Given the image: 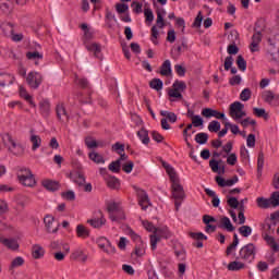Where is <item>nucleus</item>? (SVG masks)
I'll use <instances>...</instances> for the list:
<instances>
[{
  "instance_id": "25",
  "label": "nucleus",
  "mask_w": 279,
  "mask_h": 279,
  "mask_svg": "<svg viewBox=\"0 0 279 279\" xmlns=\"http://www.w3.org/2000/svg\"><path fill=\"white\" fill-rule=\"evenodd\" d=\"M171 73H172L171 61L170 60L163 61V63L160 66V75H162L163 77H169Z\"/></svg>"
},
{
  "instance_id": "63",
  "label": "nucleus",
  "mask_w": 279,
  "mask_h": 279,
  "mask_svg": "<svg viewBox=\"0 0 279 279\" xmlns=\"http://www.w3.org/2000/svg\"><path fill=\"white\" fill-rule=\"evenodd\" d=\"M168 95L173 99H182V92L174 89L173 87L168 92Z\"/></svg>"
},
{
  "instance_id": "55",
  "label": "nucleus",
  "mask_w": 279,
  "mask_h": 279,
  "mask_svg": "<svg viewBox=\"0 0 279 279\" xmlns=\"http://www.w3.org/2000/svg\"><path fill=\"white\" fill-rule=\"evenodd\" d=\"M219 130H221V123L219 121L214 120L208 124L209 132H219Z\"/></svg>"
},
{
  "instance_id": "26",
  "label": "nucleus",
  "mask_w": 279,
  "mask_h": 279,
  "mask_svg": "<svg viewBox=\"0 0 279 279\" xmlns=\"http://www.w3.org/2000/svg\"><path fill=\"white\" fill-rule=\"evenodd\" d=\"M26 58L27 60H32L33 62H35V65L38 66V62L43 60V53L38 51H28L26 52Z\"/></svg>"
},
{
  "instance_id": "11",
  "label": "nucleus",
  "mask_w": 279,
  "mask_h": 279,
  "mask_svg": "<svg viewBox=\"0 0 279 279\" xmlns=\"http://www.w3.org/2000/svg\"><path fill=\"white\" fill-rule=\"evenodd\" d=\"M84 46L89 53H93L94 58L101 60V45L97 43L84 41Z\"/></svg>"
},
{
  "instance_id": "48",
  "label": "nucleus",
  "mask_w": 279,
  "mask_h": 279,
  "mask_svg": "<svg viewBox=\"0 0 279 279\" xmlns=\"http://www.w3.org/2000/svg\"><path fill=\"white\" fill-rule=\"evenodd\" d=\"M238 123H240V125H242V128H248L250 125H256V120L247 117L243 120H239Z\"/></svg>"
},
{
  "instance_id": "1",
  "label": "nucleus",
  "mask_w": 279,
  "mask_h": 279,
  "mask_svg": "<svg viewBox=\"0 0 279 279\" xmlns=\"http://www.w3.org/2000/svg\"><path fill=\"white\" fill-rule=\"evenodd\" d=\"M171 189H172V197L174 199L175 210H180L182 206V202H184V197L186 194L184 193V187L180 184V177H175L174 179H170Z\"/></svg>"
},
{
  "instance_id": "18",
  "label": "nucleus",
  "mask_w": 279,
  "mask_h": 279,
  "mask_svg": "<svg viewBox=\"0 0 279 279\" xmlns=\"http://www.w3.org/2000/svg\"><path fill=\"white\" fill-rule=\"evenodd\" d=\"M75 232L78 239H88L90 236V230L84 225H77Z\"/></svg>"
},
{
  "instance_id": "53",
  "label": "nucleus",
  "mask_w": 279,
  "mask_h": 279,
  "mask_svg": "<svg viewBox=\"0 0 279 279\" xmlns=\"http://www.w3.org/2000/svg\"><path fill=\"white\" fill-rule=\"evenodd\" d=\"M191 239H194V241H207L208 236H206L202 232H190Z\"/></svg>"
},
{
  "instance_id": "13",
  "label": "nucleus",
  "mask_w": 279,
  "mask_h": 279,
  "mask_svg": "<svg viewBox=\"0 0 279 279\" xmlns=\"http://www.w3.org/2000/svg\"><path fill=\"white\" fill-rule=\"evenodd\" d=\"M138 197V205L141 206L142 210H147L149 206H151V203L149 202V196L147 195V192L140 191L137 194Z\"/></svg>"
},
{
  "instance_id": "3",
  "label": "nucleus",
  "mask_w": 279,
  "mask_h": 279,
  "mask_svg": "<svg viewBox=\"0 0 279 279\" xmlns=\"http://www.w3.org/2000/svg\"><path fill=\"white\" fill-rule=\"evenodd\" d=\"M3 145L11 151V154H14V156H23L25 154V148L22 144L16 143L14 137L10 135V133H7L2 136Z\"/></svg>"
},
{
  "instance_id": "60",
  "label": "nucleus",
  "mask_w": 279,
  "mask_h": 279,
  "mask_svg": "<svg viewBox=\"0 0 279 279\" xmlns=\"http://www.w3.org/2000/svg\"><path fill=\"white\" fill-rule=\"evenodd\" d=\"M85 145L88 149H95L98 147L97 141L93 140V137H86Z\"/></svg>"
},
{
  "instance_id": "44",
  "label": "nucleus",
  "mask_w": 279,
  "mask_h": 279,
  "mask_svg": "<svg viewBox=\"0 0 279 279\" xmlns=\"http://www.w3.org/2000/svg\"><path fill=\"white\" fill-rule=\"evenodd\" d=\"M149 86L154 90H162V80H160V78H153L149 82Z\"/></svg>"
},
{
  "instance_id": "57",
  "label": "nucleus",
  "mask_w": 279,
  "mask_h": 279,
  "mask_svg": "<svg viewBox=\"0 0 279 279\" xmlns=\"http://www.w3.org/2000/svg\"><path fill=\"white\" fill-rule=\"evenodd\" d=\"M263 99L267 104H271L272 100L276 99V95H274L271 90H267L263 94Z\"/></svg>"
},
{
  "instance_id": "17",
  "label": "nucleus",
  "mask_w": 279,
  "mask_h": 279,
  "mask_svg": "<svg viewBox=\"0 0 279 279\" xmlns=\"http://www.w3.org/2000/svg\"><path fill=\"white\" fill-rule=\"evenodd\" d=\"M227 269L229 271H241V269H245V262L241 259H235L228 264Z\"/></svg>"
},
{
  "instance_id": "39",
  "label": "nucleus",
  "mask_w": 279,
  "mask_h": 279,
  "mask_svg": "<svg viewBox=\"0 0 279 279\" xmlns=\"http://www.w3.org/2000/svg\"><path fill=\"white\" fill-rule=\"evenodd\" d=\"M88 156L89 159L93 160V162H96L97 165H104V162H106L104 156L99 155V153L92 151Z\"/></svg>"
},
{
  "instance_id": "23",
  "label": "nucleus",
  "mask_w": 279,
  "mask_h": 279,
  "mask_svg": "<svg viewBox=\"0 0 279 279\" xmlns=\"http://www.w3.org/2000/svg\"><path fill=\"white\" fill-rule=\"evenodd\" d=\"M39 110L43 117H49V113L51 112V104L49 100H41L39 102Z\"/></svg>"
},
{
  "instance_id": "61",
  "label": "nucleus",
  "mask_w": 279,
  "mask_h": 279,
  "mask_svg": "<svg viewBox=\"0 0 279 279\" xmlns=\"http://www.w3.org/2000/svg\"><path fill=\"white\" fill-rule=\"evenodd\" d=\"M116 10H117L118 14H125V12H128V10H130V7H128V4H125V3H118L116 5Z\"/></svg>"
},
{
  "instance_id": "64",
  "label": "nucleus",
  "mask_w": 279,
  "mask_h": 279,
  "mask_svg": "<svg viewBox=\"0 0 279 279\" xmlns=\"http://www.w3.org/2000/svg\"><path fill=\"white\" fill-rule=\"evenodd\" d=\"M133 169H134V161H126L122 166V171H124V173H132Z\"/></svg>"
},
{
  "instance_id": "62",
  "label": "nucleus",
  "mask_w": 279,
  "mask_h": 279,
  "mask_svg": "<svg viewBox=\"0 0 279 279\" xmlns=\"http://www.w3.org/2000/svg\"><path fill=\"white\" fill-rule=\"evenodd\" d=\"M271 206H279V192H274L269 198Z\"/></svg>"
},
{
  "instance_id": "5",
  "label": "nucleus",
  "mask_w": 279,
  "mask_h": 279,
  "mask_svg": "<svg viewBox=\"0 0 279 279\" xmlns=\"http://www.w3.org/2000/svg\"><path fill=\"white\" fill-rule=\"evenodd\" d=\"M229 117L233 119V121H241L244 117H247V112H245V105L241 101H234L229 107Z\"/></svg>"
},
{
  "instance_id": "32",
  "label": "nucleus",
  "mask_w": 279,
  "mask_h": 279,
  "mask_svg": "<svg viewBox=\"0 0 279 279\" xmlns=\"http://www.w3.org/2000/svg\"><path fill=\"white\" fill-rule=\"evenodd\" d=\"M87 223H89L92 228H101V226H106V218L101 216L100 218L89 219Z\"/></svg>"
},
{
  "instance_id": "24",
  "label": "nucleus",
  "mask_w": 279,
  "mask_h": 279,
  "mask_svg": "<svg viewBox=\"0 0 279 279\" xmlns=\"http://www.w3.org/2000/svg\"><path fill=\"white\" fill-rule=\"evenodd\" d=\"M0 243L9 250H16L19 247V242L14 239L0 238Z\"/></svg>"
},
{
  "instance_id": "46",
  "label": "nucleus",
  "mask_w": 279,
  "mask_h": 279,
  "mask_svg": "<svg viewBox=\"0 0 279 279\" xmlns=\"http://www.w3.org/2000/svg\"><path fill=\"white\" fill-rule=\"evenodd\" d=\"M253 114H255V117H258V119H269V114H267V111H265V109H260V108H253Z\"/></svg>"
},
{
  "instance_id": "27",
  "label": "nucleus",
  "mask_w": 279,
  "mask_h": 279,
  "mask_svg": "<svg viewBox=\"0 0 279 279\" xmlns=\"http://www.w3.org/2000/svg\"><path fill=\"white\" fill-rule=\"evenodd\" d=\"M209 167L214 173H220V174L226 173V167L225 166L219 167V161L215 159H211L209 161Z\"/></svg>"
},
{
  "instance_id": "37",
  "label": "nucleus",
  "mask_w": 279,
  "mask_h": 279,
  "mask_svg": "<svg viewBox=\"0 0 279 279\" xmlns=\"http://www.w3.org/2000/svg\"><path fill=\"white\" fill-rule=\"evenodd\" d=\"M146 247L147 245L144 242L137 243L135 245V251H134L135 256H137L138 258H141L142 256H145Z\"/></svg>"
},
{
  "instance_id": "42",
  "label": "nucleus",
  "mask_w": 279,
  "mask_h": 279,
  "mask_svg": "<svg viewBox=\"0 0 279 279\" xmlns=\"http://www.w3.org/2000/svg\"><path fill=\"white\" fill-rule=\"evenodd\" d=\"M236 64L240 71L244 72L247 70V61H245V58H243L241 54H239L236 58Z\"/></svg>"
},
{
  "instance_id": "31",
  "label": "nucleus",
  "mask_w": 279,
  "mask_h": 279,
  "mask_svg": "<svg viewBox=\"0 0 279 279\" xmlns=\"http://www.w3.org/2000/svg\"><path fill=\"white\" fill-rule=\"evenodd\" d=\"M167 14V11H165V9H161L159 11H157V27H159V29H163L165 28V15Z\"/></svg>"
},
{
  "instance_id": "10",
  "label": "nucleus",
  "mask_w": 279,
  "mask_h": 279,
  "mask_svg": "<svg viewBox=\"0 0 279 279\" xmlns=\"http://www.w3.org/2000/svg\"><path fill=\"white\" fill-rule=\"evenodd\" d=\"M14 82H16V77H14V75L0 73V93H3V90L10 88Z\"/></svg>"
},
{
  "instance_id": "50",
  "label": "nucleus",
  "mask_w": 279,
  "mask_h": 279,
  "mask_svg": "<svg viewBox=\"0 0 279 279\" xmlns=\"http://www.w3.org/2000/svg\"><path fill=\"white\" fill-rule=\"evenodd\" d=\"M128 235L132 239V241H134V243H143V240H141V235H138V233L134 232V230H132V228H129L128 230Z\"/></svg>"
},
{
  "instance_id": "36",
  "label": "nucleus",
  "mask_w": 279,
  "mask_h": 279,
  "mask_svg": "<svg viewBox=\"0 0 279 279\" xmlns=\"http://www.w3.org/2000/svg\"><path fill=\"white\" fill-rule=\"evenodd\" d=\"M106 182H107V186H109V189H119L120 183H119V179H117L116 177H106L105 178Z\"/></svg>"
},
{
  "instance_id": "35",
  "label": "nucleus",
  "mask_w": 279,
  "mask_h": 279,
  "mask_svg": "<svg viewBox=\"0 0 279 279\" xmlns=\"http://www.w3.org/2000/svg\"><path fill=\"white\" fill-rule=\"evenodd\" d=\"M138 138L142 141L143 145H149V132L145 129H141L137 132Z\"/></svg>"
},
{
  "instance_id": "58",
  "label": "nucleus",
  "mask_w": 279,
  "mask_h": 279,
  "mask_svg": "<svg viewBox=\"0 0 279 279\" xmlns=\"http://www.w3.org/2000/svg\"><path fill=\"white\" fill-rule=\"evenodd\" d=\"M75 84L81 88H88V80L84 77H75Z\"/></svg>"
},
{
  "instance_id": "43",
  "label": "nucleus",
  "mask_w": 279,
  "mask_h": 279,
  "mask_svg": "<svg viewBox=\"0 0 279 279\" xmlns=\"http://www.w3.org/2000/svg\"><path fill=\"white\" fill-rule=\"evenodd\" d=\"M161 117H166L170 123H175L178 121V116L171 111H160Z\"/></svg>"
},
{
  "instance_id": "16",
  "label": "nucleus",
  "mask_w": 279,
  "mask_h": 279,
  "mask_svg": "<svg viewBox=\"0 0 279 279\" xmlns=\"http://www.w3.org/2000/svg\"><path fill=\"white\" fill-rule=\"evenodd\" d=\"M264 241H266L267 245L270 247V250L274 252V254L279 252V243L276 241L275 236H271L266 233L264 235Z\"/></svg>"
},
{
  "instance_id": "47",
  "label": "nucleus",
  "mask_w": 279,
  "mask_h": 279,
  "mask_svg": "<svg viewBox=\"0 0 279 279\" xmlns=\"http://www.w3.org/2000/svg\"><path fill=\"white\" fill-rule=\"evenodd\" d=\"M23 265H25V259H23V257L19 256L12 260L10 269H16V267H23Z\"/></svg>"
},
{
  "instance_id": "28",
  "label": "nucleus",
  "mask_w": 279,
  "mask_h": 279,
  "mask_svg": "<svg viewBox=\"0 0 279 279\" xmlns=\"http://www.w3.org/2000/svg\"><path fill=\"white\" fill-rule=\"evenodd\" d=\"M205 193L206 195H208V197H213L211 204L214 208H219V204H221V201L219 199V196H217V193H215V191L210 189H205Z\"/></svg>"
},
{
  "instance_id": "34",
  "label": "nucleus",
  "mask_w": 279,
  "mask_h": 279,
  "mask_svg": "<svg viewBox=\"0 0 279 279\" xmlns=\"http://www.w3.org/2000/svg\"><path fill=\"white\" fill-rule=\"evenodd\" d=\"M31 143L33 144L32 150L36 151V149L40 148V145H43V140L40 138V136H38L36 134H32Z\"/></svg>"
},
{
  "instance_id": "7",
  "label": "nucleus",
  "mask_w": 279,
  "mask_h": 279,
  "mask_svg": "<svg viewBox=\"0 0 279 279\" xmlns=\"http://www.w3.org/2000/svg\"><path fill=\"white\" fill-rule=\"evenodd\" d=\"M44 223L48 234H56L60 230V222L53 216H46Z\"/></svg>"
},
{
  "instance_id": "4",
  "label": "nucleus",
  "mask_w": 279,
  "mask_h": 279,
  "mask_svg": "<svg viewBox=\"0 0 279 279\" xmlns=\"http://www.w3.org/2000/svg\"><path fill=\"white\" fill-rule=\"evenodd\" d=\"M256 258V245L248 243L244 245L240 251L235 260H242L243 263H252Z\"/></svg>"
},
{
  "instance_id": "51",
  "label": "nucleus",
  "mask_w": 279,
  "mask_h": 279,
  "mask_svg": "<svg viewBox=\"0 0 279 279\" xmlns=\"http://www.w3.org/2000/svg\"><path fill=\"white\" fill-rule=\"evenodd\" d=\"M109 171H112V173H119L121 171V160L112 161L109 165Z\"/></svg>"
},
{
  "instance_id": "6",
  "label": "nucleus",
  "mask_w": 279,
  "mask_h": 279,
  "mask_svg": "<svg viewBox=\"0 0 279 279\" xmlns=\"http://www.w3.org/2000/svg\"><path fill=\"white\" fill-rule=\"evenodd\" d=\"M17 179L20 180V183L23 184V186H36V178H34L32 170L27 168H22L19 170Z\"/></svg>"
},
{
  "instance_id": "38",
  "label": "nucleus",
  "mask_w": 279,
  "mask_h": 279,
  "mask_svg": "<svg viewBox=\"0 0 279 279\" xmlns=\"http://www.w3.org/2000/svg\"><path fill=\"white\" fill-rule=\"evenodd\" d=\"M162 167L166 169L170 180L178 178V172H175V169L171 165L163 161Z\"/></svg>"
},
{
  "instance_id": "15",
  "label": "nucleus",
  "mask_w": 279,
  "mask_h": 279,
  "mask_svg": "<svg viewBox=\"0 0 279 279\" xmlns=\"http://www.w3.org/2000/svg\"><path fill=\"white\" fill-rule=\"evenodd\" d=\"M262 40H263V35H260L259 32H257L253 35L252 43L250 46L252 53H255V51H260V48L258 47V45H260Z\"/></svg>"
},
{
  "instance_id": "29",
  "label": "nucleus",
  "mask_w": 279,
  "mask_h": 279,
  "mask_svg": "<svg viewBox=\"0 0 279 279\" xmlns=\"http://www.w3.org/2000/svg\"><path fill=\"white\" fill-rule=\"evenodd\" d=\"M41 184L47 191H58L60 189L58 181L44 180Z\"/></svg>"
},
{
  "instance_id": "20",
  "label": "nucleus",
  "mask_w": 279,
  "mask_h": 279,
  "mask_svg": "<svg viewBox=\"0 0 279 279\" xmlns=\"http://www.w3.org/2000/svg\"><path fill=\"white\" fill-rule=\"evenodd\" d=\"M70 178L75 184H78V186H84L86 183V178H84V174L80 171L72 172Z\"/></svg>"
},
{
  "instance_id": "40",
  "label": "nucleus",
  "mask_w": 279,
  "mask_h": 279,
  "mask_svg": "<svg viewBox=\"0 0 279 279\" xmlns=\"http://www.w3.org/2000/svg\"><path fill=\"white\" fill-rule=\"evenodd\" d=\"M257 206L258 208H270L271 205V201L269 198H265V197H258L256 199Z\"/></svg>"
},
{
  "instance_id": "19",
  "label": "nucleus",
  "mask_w": 279,
  "mask_h": 279,
  "mask_svg": "<svg viewBox=\"0 0 279 279\" xmlns=\"http://www.w3.org/2000/svg\"><path fill=\"white\" fill-rule=\"evenodd\" d=\"M218 228H221L222 230H227V232H234V227L232 225V221H230V218L226 216L220 219V223L218 225Z\"/></svg>"
},
{
  "instance_id": "52",
  "label": "nucleus",
  "mask_w": 279,
  "mask_h": 279,
  "mask_svg": "<svg viewBox=\"0 0 279 279\" xmlns=\"http://www.w3.org/2000/svg\"><path fill=\"white\" fill-rule=\"evenodd\" d=\"M172 88H174V90L184 93V90H186V83H184V81H175L172 85Z\"/></svg>"
},
{
  "instance_id": "49",
  "label": "nucleus",
  "mask_w": 279,
  "mask_h": 279,
  "mask_svg": "<svg viewBox=\"0 0 279 279\" xmlns=\"http://www.w3.org/2000/svg\"><path fill=\"white\" fill-rule=\"evenodd\" d=\"M241 101H250L252 99V90L250 88H244L240 94Z\"/></svg>"
},
{
  "instance_id": "59",
  "label": "nucleus",
  "mask_w": 279,
  "mask_h": 279,
  "mask_svg": "<svg viewBox=\"0 0 279 279\" xmlns=\"http://www.w3.org/2000/svg\"><path fill=\"white\" fill-rule=\"evenodd\" d=\"M227 204L230 206V208H239V199L236 197L228 196Z\"/></svg>"
},
{
  "instance_id": "22",
  "label": "nucleus",
  "mask_w": 279,
  "mask_h": 279,
  "mask_svg": "<svg viewBox=\"0 0 279 279\" xmlns=\"http://www.w3.org/2000/svg\"><path fill=\"white\" fill-rule=\"evenodd\" d=\"M0 34H2V36L11 37L12 34H14V26L10 23L1 24Z\"/></svg>"
},
{
  "instance_id": "14",
  "label": "nucleus",
  "mask_w": 279,
  "mask_h": 279,
  "mask_svg": "<svg viewBox=\"0 0 279 279\" xmlns=\"http://www.w3.org/2000/svg\"><path fill=\"white\" fill-rule=\"evenodd\" d=\"M57 119L64 123L69 121V113H66V108H64V104H58L56 107Z\"/></svg>"
},
{
  "instance_id": "33",
  "label": "nucleus",
  "mask_w": 279,
  "mask_h": 279,
  "mask_svg": "<svg viewBox=\"0 0 279 279\" xmlns=\"http://www.w3.org/2000/svg\"><path fill=\"white\" fill-rule=\"evenodd\" d=\"M239 245V235H236V233H234L233 235V242L227 247L226 250V254L227 256H231L232 252L236 251V246Z\"/></svg>"
},
{
  "instance_id": "12",
  "label": "nucleus",
  "mask_w": 279,
  "mask_h": 279,
  "mask_svg": "<svg viewBox=\"0 0 279 279\" xmlns=\"http://www.w3.org/2000/svg\"><path fill=\"white\" fill-rule=\"evenodd\" d=\"M202 116L205 117L206 119H210L214 117V119H221L222 121H226V113L219 112L210 108H204L202 110Z\"/></svg>"
},
{
  "instance_id": "54",
  "label": "nucleus",
  "mask_w": 279,
  "mask_h": 279,
  "mask_svg": "<svg viewBox=\"0 0 279 279\" xmlns=\"http://www.w3.org/2000/svg\"><path fill=\"white\" fill-rule=\"evenodd\" d=\"M159 232H155L153 235H150V247L151 250H156L159 241H160V235H158Z\"/></svg>"
},
{
  "instance_id": "41",
  "label": "nucleus",
  "mask_w": 279,
  "mask_h": 279,
  "mask_svg": "<svg viewBox=\"0 0 279 279\" xmlns=\"http://www.w3.org/2000/svg\"><path fill=\"white\" fill-rule=\"evenodd\" d=\"M238 232L241 234V236L247 239V236L252 235V227L244 225L238 229Z\"/></svg>"
},
{
  "instance_id": "21",
  "label": "nucleus",
  "mask_w": 279,
  "mask_h": 279,
  "mask_svg": "<svg viewBox=\"0 0 279 279\" xmlns=\"http://www.w3.org/2000/svg\"><path fill=\"white\" fill-rule=\"evenodd\" d=\"M32 256L36 260L43 258V256H45V248L40 244H34L32 246Z\"/></svg>"
},
{
  "instance_id": "30",
  "label": "nucleus",
  "mask_w": 279,
  "mask_h": 279,
  "mask_svg": "<svg viewBox=\"0 0 279 279\" xmlns=\"http://www.w3.org/2000/svg\"><path fill=\"white\" fill-rule=\"evenodd\" d=\"M265 167V153L259 151L257 157V175L260 178L263 175V168Z\"/></svg>"
},
{
  "instance_id": "56",
  "label": "nucleus",
  "mask_w": 279,
  "mask_h": 279,
  "mask_svg": "<svg viewBox=\"0 0 279 279\" xmlns=\"http://www.w3.org/2000/svg\"><path fill=\"white\" fill-rule=\"evenodd\" d=\"M131 8L135 14H141V12H143V3L138 1H133Z\"/></svg>"
},
{
  "instance_id": "9",
  "label": "nucleus",
  "mask_w": 279,
  "mask_h": 279,
  "mask_svg": "<svg viewBox=\"0 0 279 279\" xmlns=\"http://www.w3.org/2000/svg\"><path fill=\"white\" fill-rule=\"evenodd\" d=\"M99 250H102L105 254H114L117 252V248L112 246V243H110V240L106 236H100L96 241Z\"/></svg>"
},
{
  "instance_id": "2",
  "label": "nucleus",
  "mask_w": 279,
  "mask_h": 279,
  "mask_svg": "<svg viewBox=\"0 0 279 279\" xmlns=\"http://www.w3.org/2000/svg\"><path fill=\"white\" fill-rule=\"evenodd\" d=\"M107 210L109 213V219L116 221V223H121V221H125V211L123 210V206H121L120 202L108 203Z\"/></svg>"
},
{
  "instance_id": "8",
  "label": "nucleus",
  "mask_w": 279,
  "mask_h": 279,
  "mask_svg": "<svg viewBox=\"0 0 279 279\" xmlns=\"http://www.w3.org/2000/svg\"><path fill=\"white\" fill-rule=\"evenodd\" d=\"M29 88L36 90L43 84V74L38 72H29L26 77Z\"/></svg>"
},
{
  "instance_id": "45",
  "label": "nucleus",
  "mask_w": 279,
  "mask_h": 279,
  "mask_svg": "<svg viewBox=\"0 0 279 279\" xmlns=\"http://www.w3.org/2000/svg\"><path fill=\"white\" fill-rule=\"evenodd\" d=\"M195 142L198 145H206L208 143V135L206 133H198L195 135Z\"/></svg>"
}]
</instances>
